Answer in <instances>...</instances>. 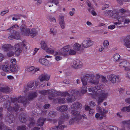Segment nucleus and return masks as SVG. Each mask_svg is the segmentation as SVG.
I'll return each mask as SVG.
<instances>
[{"label": "nucleus", "mask_w": 130, "mask_h": 130, "mask_svg": "<svg viewBox=\"0 0 130 130\" xmlns=\"http://www.w3.org/2000/svg\"><path fill=\"white\" fill-rule=\"evenodd\" d=\"M95 89L98 91V92H95V95L96 96V99L97 100V103L98 105H100L107 98L108 93L105 91L102 90V88L98 85L95 87Z\"/></svg>", "instance_id": "1"}, {"label": "nucleus", "mask_w": 130, "mask_h": 130, "mask_svg": "<svg viewBox=\"0 0 130 130\" xmlns=\"http://www.w3.org/2000/svg\"><path fill=\"white\" fill-rule=\"evenodd\" d=\"M24 99V97H22L21 96L18 97L17 99L16 98H11V100L12 103H13L15 106L14 108L13 107L9 105V107L8 108V110L10 112L14 110L16 111H18L19 109V107L17 104L18 102L22 103L24 106L25 105L27 104H28L29 102L27 100H26L25 101H23L22 100Z\"/></svg>", "instance_id": "2"}, {"label": "nucleus", "mask_w": 130, "mask_h": 130, "mask_svg": "<svg viewBox=\"0 0 130 130\" xmlns=\"http://www.w3.org/2000/svg\"><path fill=\"white\" fill-rule=\"evenodd\" d=\"M97 78L95 79H94L95 76L93 74H87L85 75L83 77L81 78L84 79L85 81L88 83H90L93 84L97 85L99 83V78L100 77V75L98 74H96Z\"/></svg>", "instance_id": "3"}, {"label": "nucleus", "mask_w": 130, "mask_h": 130, "mask_svg": "<svg viewBox=\"0 0 130 130\" xmlns=\"http://www.w3.org/2000/svg\"><path fill=\"white\" fill-rule=\"evenodd\" d=\"M71 92L72 94L71 96L70 95V94L67 92H64L61 94V96L65 97L66 96H68L66 99L68 103H71L75 100V97L73 95V94H78L79 93V91L78 90H73L71 91Z\"/></svg>", "instance_id": "4"}, {"label": "nucleus", "mask_w": 130, "mask_h": 130, "mask_svg": "<svg viewBox=\"0 0 130 130\" xmlns=\"http://www.w3.org/2000/svg\"><path fill=\"white\" fill-rule=\"evenodd\" d=\"M83 66L82 62L79 60L77 59L73 61L71 63V68L77 69L81 68Z\"/></svg>", "instance_id": "5"}, {"label": "nucleus", "mask_w": 130, "mask_h": 130, "mask_svg": "<svg viewBox=\"0 0 130 130\" xmlns=\"http://www.w3.org/2000/svg\"><path fill=\"white\" fill-rule=\"evenodd\" d=\"M107 77L108 79L113 84L116 83V81L118 80L120 78L119 75H116L113 74L108 75Z\"/></svg>", "instance_id": "6"}, {"label": "nucleus", "mask_w": 130, "mask_h": 130, "mask_svg": "<svg viewBox=\"0 0 130 130\" xmlns=\"http://www.w3.org/2000/svg\"><path fill=\"white\" fill-rule=\"evenodd\" d=\"M94 42L89 40H85L82 42V46L84 48H88L92 46Z\"/></svg>", "instance_id": "7"}, {"label": "nucleus", "mask_w": 130, "mask_h": 130, "mask_svg": "<svg viewBox=\"0 0 130 130\" xmlns=\"http://www.w3.org/2000/svg\"><path fill=\"white\" fill-rule=\"evenodd\" d=\"M20 29L21 32L23 35L29 36L30 30L29 28H27L25 25H22L20 27Z\"/></svg>", "instance_id": "8"}, {"label": "nucleus", "mask_w": 130, "mask_h": 130, "mask_svg": "<svg viewBox=\"0 0 130 130\" xmlns=\"http://www.w3.org/2000/svg\"><path fill=\"white\" fill-rule=\"evenodd\" d=\"M5 120L6 122L11 124L14 122L15 119L12 115L8 113L6 116Z\"/></svg>", "instance_id": "9"}, {"label": "nucleus", "mask_w": 130, "mask_h": 130, "mask_svg": "<svg viewBox=\"0 0 130 130\" xmlns=\"http://www.w3.org/2000/svg\"><path fill=\"white\" fill-rule=\"evenodd\" d=\"M81 79L83 86L81 88L80 94L81 93L83 94L86 92L87 87L86 86L87 85V82L85 81L84 79H82V78Z\"/></svg>", "instance_id": "10"}, {"label": "nucleus", "mask_w": 130, "mask_h": 130, "mask_svg": "<svg viewBox=\"0 0 130 130\" xmlns=\"http://www.w3.org/2000/svg\"><path fill=\"white\" fill-rule=\"evenodd\" d=\"M64 18V16L62 15H60L59 17V24L61 27L62 29H64L66 26Z\"/></svg>", "instance_id": "11"}, {"label": "nucleus", "mask_w": 130, "mask_h": 130, "mask_svg": "<svg viewBox=\"0 0 130 130\" xmlns=\"http://www.w3.org/2000/svg\"><path fill=\"white\" fill-rule=\"evenodd\" d=\"M69 117V115L67 114H66L61 116L59 119L58 124L59 125L62 124L63 122L68 119Z\"/></svg>", "instance_id": "12"}, {"label": "nucleus", "mask_w": 130, "mask_h": 130, "mask_svg": "<svg viewBox=\"0 0 130 130\" xmlns=\"http://www.w3.org/2000/svg\"><path fill=\"white\" fill-rule=\"evenodd\" d=\"M15 54L16 56H19L21 52L22 49L20 45L19 44H17L15 45Z\"/></svg>", "instance_id": "13"}, {"label": "nucleus", "mask_w": 130, "mask_h": 130, "mask_svg": "<svg viewBox=\"0 0 130 130\" xmlns=\"http://www.w3.org/2000/svg\"><path fill=\"white\" fill-rule=\"evenodd\" d=\"M70 47V45H68L66 46L63 47L61 48L62 52H61L62 56H67L68 54L69 51V48Z\"/></svg>", "instance_id": "14"}, {"label": "nucleus", "mask_w": 130, "mask_h": 130, "mask_svg": "<svg viewBox=\"0 0 130 130\" xmlns=\"http://www.w3.org/2000/svg\"><path fill=\"white\" fill-rule=\"evenodd\" d=\"M124 41L125 46L127 48H130V35L126 36Z\"/></svg>", "instance_id": "15"}, {"label": "nucleus", "mask_w": 130, "mask_h": 130, "mask_svg": "<svg viewBox=\"0 0 130 130\" xmlns=\"http://www.w3.org/2000/svg\"><path fill=\"white\" fill-rule=\"evenodd\" d=\"M68 109V106L65 105H62L57 107L56 109L60 112H64Z\"/></svg>", "instance_id": "16"}, {"label": "nucleus", "mask_w": 130, "mask_h": 130, "mask_svg": "<svg viewBox=\"0 0 130 130\" xmlns=\"http://www.w3.org/2000/svg\"><path fill=\"white\" fill-rule=\"evenodd\" d=\"M60 94V93L56 91V90H53L51 91V97L49 96L48 98L50 100H53V98L59 95Z\"/></svg>", "instance_id": "17"}, {"label": "nucleus", "mask_w": 130, "mask_h": 130, "mask_svg": "<svg viewBox=\"0 0 130 130\" xmlns=\"http://www.w3.org/2000/svg\"><path fill=\"white\" fill-rule=\"evenodd\" d=\"M37 95V93L36 92H31L29 93L28 94L27 98L29 100H31L36 98Z\"/></svg>", "instance_id": "18"}, {"label": "nucleus", "mask_w": 130, "mask_h": 130, "mask_svg": "<svg viewBox=\"0 0 130 130\" xmlns=\"http://www.w3.org/2000/svg\"><path fill=\"white\" fill-rule=\"evenodd\" d=\"M50 76L47 74H42L39 77L40 81L42 82L44 80L48 81L50 79Z\"/></svg>", "instance_id": "19"}, {"label": "nucleus", "mask_w": 130, "mask_h": 130, "mask_svg": "<svg viewBox=\"0 0 130 130\" xmlns=\"http://www.w3.org/2000/svg\"><path fill=\"white\" fill-rule=\"evenodd\" d=\"M82 105L79 102H75L72 104L71 106V108L72 109H78L81 108Z\"/></svg>", "instance_id": "20"}, {"label": "nucleus", "mask_w": 130, "mask_h": 130, "mask_svg": "<svg viewBox=\"0 0 130 130\" xmlns=\"http://www.w3.org/2000/svg\"><path fill=\"white\" fill-rule=\"evenodd\" d=\"M14 36L11 35L8 37V38L10 40H12L15 38L17 40H19L20 39V36L19 33L16 31L14 32Z\"/></svg>", "instance_id": "21"}, {"label": "nucleus", "mask_w": 130, "mask_h": 130, "mask_svg": "<svg viewBox=\"0 0 130 130\" xmlns=\"http://www.w3.org/2000/svg\"><path fill=\"white\" fill-rule=\"evenodd\" d=\"M38 33L37 31L35 29L32 28L31 31L30 30L29 35H30L32 37H33L36 36L38 34Z\"/></svg>", "instance_id": "22"}, {"label": "nucleus", "mask_w": 130, "mask_h": 130, "mask_svg": "<svg viewBox=\"0 0 130 130\" xmlns=\"http://www.w3.org/2000/svg\"><path fill=\"white\" fill-rule=\"evenodd\" d=\"M46 119L43 117H40L38 120L37 124L38 125L40 126H42L44 124V121L46 120Z\"/></svg>", "instance_id": "23"}, {"label": "nucleus", "mask_w": 130, "mask_h": 130, "mask_svg": "<svg viewBox=\"0 0 130 130\" xmlns=\"http://www.w3.org/2000/svg\"><path fill=\"white\" fill-rule=\"evenodd\" d=\"M10 89L7 86L4 87H0V91L3 93H7L9 92L10 91Z\"/></svg>", "instance_id": "24"}, {"label": "nucleus", "mask_w": 130, "mask_h": 130, "mask_svg": "<svg viewBox=\"0 0 130 130\" xmlns=\"http://www.w3.org/2000/svg\"><path fill=\"white\" fill-rule=\"evenodd\" d=\"M119 66L121 68H124L127 66H130V63L126 61H122L119 63Z\"/></svg>", "instance_id": "25"}, {"label": "nucleus", "mask_w": 130, "mask_h": 130, "mask_svg": "<svg viewBox=\"0 0 130 130\" xmlns=\"http://www.w3.org/2000/svg\"><path fill=\"white\" fill-rule=\"evenodd\" d=\"M80 118L77 117H75L71 118L70 120L69 123L70 124H74L77 122L79 120Z\"/></svg>", "instance_id": "26"}, {"label": "nucleus", "mask_w": 130, "mask_h": 130, "mask_svg": "<svg viewBox=\"0 0 130 130\" xmlns=\"http://www.w3.org/2000/svg\"><path fill=\"white\" fill-rule=\"evenodd\" d=\"M10 71L14 73H16L18 72V70L15 65H10Z\"/></svg>", "instance_id": "27"}, {"label": "nucleus", "mask_w": 130, "mask_h": 130, "mask_svg": "<svg viewBox=\"0 0 130 130\" xmlns=\"http://www.w3.org/2000/svg\"><path fill=\"white\" fill-rule=\"evenodd\" d=\"M81 47V45L78 43H76L74 44L73 48L76 51H78L80 50Z\"/></svg>", "instance_id": "28"}, {"label": "nucleus", "mask_w": 130, "mask_h": 130, "mask_svg": "<svg viewBox=\"0 0 130 130\" xmlns=\"http://www.w3.org/2000/svg\"><path fill=\"white\" fill-rule=\"evenodd\" d=\"M39 61L42 64L45 66L47 65L48 63V61L47 59L42 58L40 59Z\"/></svg>", "instance_id": "29"}, {"label": "nucleus", "mask_w": 130, "mask_h": 130, "mask_svg": "<svg viewBox=\"0 0 130 130\" xmlns=\"http://www.w3.org/2000/svg\"><path fill=\"white\" fill-rule=\"evenodd\" d=\"M9 65V62H6V64L4 65L2 67V69L3 71L5 72H7L9 70V68L8 66Z\"/></svg>", "instance_id": "30"}, {"label": "nucleus", "mask_w": 130, "mask_h": 130, "mask_svg": "<svg viewBox=\"0 0 130 130\" xmlns=\"http://www.w3.org/2000/svg\"><path fill=\"white\" fill-rule=\"evenodd\" d=\"M71 113L72 115L80 118V112L79 111L77 110H72Z\"/></svg>", "instance_id": "31"}, {"label": "nucleus", "mask_w": 130, "mask_h": 130, "mask_svg": "<svg viewBox=\"0 0 130 130\" xmlns=\"http://www.w3.org/2000/svg\"><path fill=\"white\" fill-rule=\"evenodd\" d=\"M41 48L43 49L46 50L47 49L48 47L46 43L44 41H42L40 43Z\"/></svg>", "instance_id": "32"}, {"label": "nucleus", "mask_w": 130, "mask_h": 130, "mask_svg": "<svg viewBox=\"0 0 130 130\" xmlns=\"http://www.w3.org/2000/svg\"><path fill=\"white\" fill-rule=\"evenodd\" d=\"M25 116L22 113L19 116V120L20 121L23 123L25 122L26 121Z\"/></svg>", "instance_id": "33"}, {"label": "nucleus", "mask_w": 130, "mask_h": 130, "mask_svg": "<svg viewBox=\"0 0 130 130\" xmlns=\"http://www.w3.org/2000/svg\"><path fill=\"white\" fill-rule=\"evenodd\" d=\"M29 123L28 124V126L29 127H31L34 126L35 124V121L33 118H30L29 119Z\"/></svg>", "instance_id": "34"}, {"label": "nucleus", "mask_w": 130, "mask_h": 130, "mask_svg": "<svg viewBox=\"0 0 130 130\" xmlns=\"http://www.w3.org/2000/svg\"><path fill=\"white\" fill-rule=\"evenodd\" d=\"M76 52L75 50L70 49L69 50L67 56L74 55L76 54Z\"/></svg>", "instance_id": "35"}, {"label": "nucleus", "mask_w": 130, "mask_h": 130, "mask_svg": "<svg viewBox=\"0 0 130 130\" xmlns=\"http://www.w3.org/2000/svg\"><path fill=\"white\" fill-rule=\"evenodd\" d=\"M122 123L124 125H127L128 130H130V120L125 121H122Z\"/></svg>", "instance_id": "36"}, {"label": "nucleus", "mask_w": 130, "mask_h": 130, "mask_svg": "<svg viewBox=\"0 0 130 130\" xmlns=\"http://www.w3.org/2000/svg\"><path fill=\"white\" fill-rule=\"evenodd\" d=\"M57 100L58 101V103L60 104L65 103L66 102L65 99L64 98H59L57 99Z\"/></svg>", "instance_id": "37"}, {"label": "nucleus", "mask_w": 130, "mask_h": 130, "mask_svg": "<svg viewBox=\"0 0 130 130\" xmlns=\"http://www.w3.org/2000/svg\"><path fill=\"white\" fill-rule=\"evenodd\" d=\"M50 33L52 34L53 35H56L57 32V30L54 28H52L50 29Z\"/></svg>", "instance_id": "38"}, {"label": "nucleus", "mask_w": 130, "mask_h": 130, "mask_svg": "<svg viewBox=\"0 0 130 130\" xmlns=\"http://www.w3.org/2000/svg\"><path fill=\"white\" fill-rule=\"evenodd\" d=\"M112 12V11L109 10H106L104 12V14L106 15H110Z\"/></svg>", "instance_id": "39"}, {"label": "nucleus", "mask_w": 130, "mask_h": 130, "mask_svg": "<svg viewBox=\"0 0 130 130\" xmlns=\"http://www.w3.org/2000/svg\"><path fill=\"white\" fill-rule=\"evenodd\" d=\"M34 82L33 81L27 83V87L30 88L34 86Z\"/></svg>", "instance_id": "40"}, {"label": "nucleus", "mask_w": 130, "mask_h": 130, "mask_svg": "<svg viewBox=\"0 0 130 130\" xmlns=\"http://www.w3.org/2000/svg\"><path fill=\"white\" fill-rule=\"evenodd\" d=\"M61 53V52L59 51H54L53 55L56 57H60V56L62 55Z\"/></svg>", "instance_id": "41"}, {"label": "nucleus", "mask_w": 130, "mask_h": 130, "mask_svg": "<svg viewBox=\"0 0 130 130\" xmlns=\"http://www.w3.org/2000/svg\"><path fill=\"white\" fill-rule=\"evenodd\" d=\"M106 122L102 123L99 126V127L101 129H102L104 127H106L107 126L106 124H107Z\"/></svg>", "instance_id": "42"}, {"label": "nucleus", "mask_w": 130, "mask_h": 130, "mask_svg": "<svg viewBox=\"0 0 130 130\" xmlns=\"http://www.w3.org/2000/svg\"><path fill=\"white\" fill-rule=\"evenodd\" d=\"M119 19L120 20H121L120 22H115L114 23V24L115 25H117V24H120V23L122 22H123L124 20L125 19V17H123L122 16H120L119 17Z\"/></svg>", "instance_id": "43"}, {"label": "nucleus", "mask_w": 130, "mask_h": 130, "mask_svg": "<svg viewBox=\"0 0 130 130\" xmlns=\"http://www.w3.org/2000/svg\"><path fill=\"white\" fill-rule=\"evenodd\" d=\"M35 67L34 66H31L28 68L27 69V71L28 72H31L30 73L32 74V72L34 71Z\"/></svg>", "instance_id": "44"}, {"label": "nucleus", "mask_w": 130, "mask_h": 130, "mask_svg": "<svg viewBox=\"0 0 130 130\" xmlns=\"http://www.w3.org/2000/svg\"><path fill=\"white\" fill-rule=\"evenodd\" d=\"M121 110L123 111H126L128 112H130V105L127 107H123L122 109H121Z\"/></svg>", "instance_id": "45"}, {"label": "nucleus", "mask_w": 130, "mask_h": 130, "mask_svg": "<svg viewBox=\"0 0 130 130\" xmlns=\"http://www.w3.org/2000/svg\"><path fill=\"white\" fill-rule=\"evenodd\" d=\"M9 48L8 45L7 44H5L2 47V49L5 51H7L8 50Z\"/></svg>", "instance_id": "46"}, {"label": "nucleus", "mask_w": 130, "mask_h": 130, "mask_svg": "<svg viewBox=\"0 0 130 130\" xmlns=\"http://www.w3.org/2000/svg\"><path fill=\"white\" fill-rule=\"evenodd\" d=\"M56 115V113L55 112L53 111L50 112L48 114L49 116L52 117H55Z\"/></svg>", "instance_id": "47"}, {"label": "nucleus", "mask_w": 130, "mask_h": 130, "mask_svg": "<svg viewBox=\"0 0 130 130\" xmlns=\"http://www.w3.org/2000/svg\"><path fill=\"white\" fill-rule=\"evenodd\" d=\"M17 129L18 130H26V126L25 125L19 126L17 127Z\"/></svg>", "instance_id": "48"}, {"label": "nucleus", "mask_w": 130, "mask_h": 130, "mask_svg": "<svg viewBox=\"0 0 130 130\" xmlns=\"http://www.w3.org/2000/svg\"><path fill=\"white\" fill-rule=\"evenodd\" d=\"M14 54V53L12 51H10L8 52L7 55L9 57H11L13 56Z\"/></svg>", "instance_id": "49"}, {"label": "nucleus", "mask_w": 130, "mask_h": 130, "mask_svg": "<svg viewBox=\"0 0 130 130\" xmlns=\"http://www.w3.org/2000/svg\"><path fill=\"white\" fill-rule=\"evenodd\" d=\"M60 125H59L58 124L59 126V130H64V128H67V126H66L64 125H61L60 126Z\"/></svg>", "instance_id": "50"}, {"label": "nucleus", "mask_w": 130, "mask_h": 130, "mask_svg": "<svg viewBox=\"0 0 130 130\" xmlns=\"http://www.w3.org/2000/svg\"><path fill=\"white\" fill-rule=\"evenodd\" d=\"M103 44L105 47H107L109 44V42L107 40H105L103 42Z\"/></svg>", "instance_id": "51"}, {"label": "nucleus", "mask_w": 130, "mask_h": 130, "mask_svg": "<svg viewBox=\"0 0 130 130\" xmlns=\"http://www.w3.org/2000/svg\"><path fill=\"white\" fill-rule=\"evenodd\" d=\"M10 62L11 63V64L10 65H15L16 64V59L15 58L11 59L10 60Z\"/></svg>", "instance_id": "52"}, {"label": "nucleus", "mask_w": 130, "mask_h": 130, "mask_svg": "<svg viewBox=\"0 0 130 130\" xmlns=\"http://www.w3.org/2000/svg\"><path fill=\"white\" fill-rule=\"evenodd\" d=\"M46 50V52L48 53L51 54H53L54 53V50L51 48H47V49Z\"/></svg>", "instance_id": "53"}, {"label": "nucleus", "mask_w": 130, "mask_h": 130, "mask_svg": "<svg viewBox=\"0 0 130 130\" xmlns=\"http://www.w3.org/2000/svg\"><path fill=\"white\" fill-rule=\"evenodd\" d=\"M88 90L89 92H91V93H90L89 94L92 95H95V92L94 91L93 89L91 88H89Z\"/></svg>", "instance_id": "54"}, {"label": "nucleus", "mask_w": 130, "mask_h": 130, "mask_svg": "<svg viewBox=\"0 0 130 130\" xmlns=\"http://www.w3.org/2000/svg\"><path fill=\"white\" fill-rule=\"evenodd\" d=\"M118 3L120 4L121 5L123 4V1L126 2H129L130 0H117Z\"/></svg>", "instance_id": "55"}, {"label": "nucleus", "mask_w": 130, "mask_h": 130, "mask_svg": "<svg viewBox=\"0 0 130 130\" xmlns=\"http://www.w3.org/2000/svg\"><path fill=\"white\" fill-rule=\"evenodd\" d=\"M96 110L99 112L102 113V112L101 108L98 105H97L96 106Z\"/></svg>", "instance_id": "56"}, {"label": "nucleus", "mask_w": 130, "mask_h": 130, "mask_svg": "<svg viewBox=\"0 0 130 130\" xmlns=\"http://www.w3.org/2000/svg\"><path fill=\"white\" fill-rule=\"evenodd\" d=\"M6 127V125H4L3 124H0V130H4V128Z\"/></svg>", "instance_id": "57"}, {"label": "nucleus", "mask_w": 130, "mask_h": 130, "mask_svg": "<svg viewBox=\"0 0 130 130\" xmlns=\"http://www.w3.org/2000/svg\"><path fill=\"white\" fill-rule=\"evenodd\" d=\"M119 12L122 13H124L127 12V11L125 9L122 8L119 9Z\"/></svg>", "instance_id": "58"}, {"label": "nucleus", "mask_w": 130, "mask_h": 130, "mask_svg": "<svg viewBox=\"0 0 130 130\" xmlns=\"http://www.w3.org/2000/svg\"><path fill=\"white\" fill-rule=\"evenodd\" d=\"M51 2L52 3L55 4L56 5H57L59 3L58 0H52L51 1Z\"/></svg>", "instance_id": "59"}, {"label": "nucleus", "mask_w": 130, "mask_h": 130, "mask_svg": "<svg viewBox=\"0 0 130 130\" xmlns=\"http://www.w3.org/2000/svg\"><path fill=\"white\" fill-rule=\"evenodd\" d=\"M120 57H113L112 60L114 61H119L120 60Z\"/></svg>", "instance_id": "60"}, {"label": "nucleus", "mask_w": 130, "mask_h": 130, "mask_svg": "<svg viewBox=\"0 0 130 130\" xmlns=\"http://www.w3.org/2000/svg\"><path fill=\"white\" fill-rule=\"evenodd\" d=\"M102 81L104 83H106L107 82V80L106 78L103 76H102Z\"/></svg>", "instance_id": "61"}, {"label": "nucleus", "mask_w": 130, "mask_h": 130, "mask_svg": "<svg viewBox=\"0 0 130 130\" xmlns=\"http://www.w3.org/2000/svg\"><path fill=\"white\" fill-rule=\"evenodd\" d=\"M19 28V27L18 26V25H14L12 27H10V28H9V29H7V30H9L10 29L11 30L13 28Z\"/></svg>", "instance_id": "62"}, {"label": "nucleus", "mask_w": 130, "mask_h": 130, "mask_svg": "<svg viewBox=\"0 0 130 130\" xmlns=\"http://www.w3.org/2000/svg\"><path fill=\"white\" fill-rule=\"evenodd\" d=\"M39 92L41 94L44 95L46 94L47 93V91L44 90L40 91Z\"/></svg>", "instance_id": "63"}, {"label": "nucleus", "mask_w": 130, "mask_h": 130, "mask_svg": "<svg viewBox=\"0 0 130 130\" xmlns=\"http://www.w3.org/2000/svg\"><path fill=\"white\" fill-rule=\"evenodd\" d=\"M29 88L27 87V86H25L24 88V92L25 93H26V92L28 91V89Z\"/></svg>", "instance_id": "64"}]
</instances>
